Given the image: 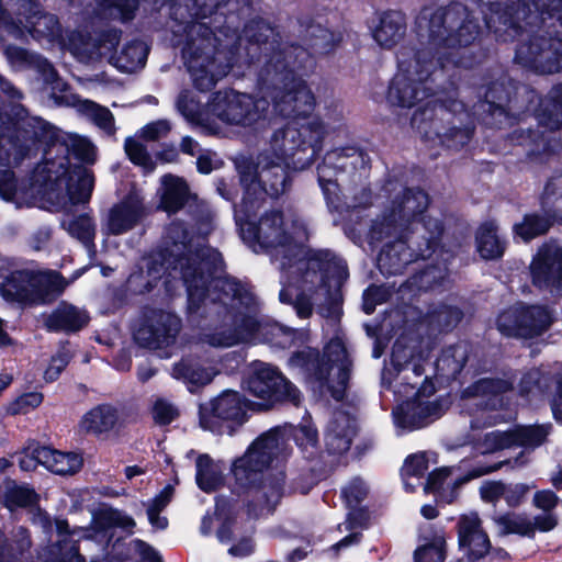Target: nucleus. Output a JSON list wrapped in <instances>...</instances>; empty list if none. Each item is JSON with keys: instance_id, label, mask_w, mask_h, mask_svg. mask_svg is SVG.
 Listing matches in <instances>:
<instances>
[{"instance_id": "1", "label": "nucleus", "mask_w": 562, "mask_h": 562, "mask_svg": "<svg viewBox=\"0 0 562 562\" xmlns=\"http://www.w3.org/2000/svg\"><path fill=\"white\" fill-rule=\"evenodd\" d=\"M250 14V0H177L171 7L169 29L176 37L184 36L183 57L195 86L203 90L213 87L236 61L244 41L247 55L260 49L266 61L259 72L262 100L273 105H312L314 95L303 80L295 76L308 57L306 49L282 44L274 29L262 20L238 30Z\"/></svg>"}, {"instance_id": "2", "label": "nucleus", "mask_w": 562, "mask_h": 562, "mask_svg": "<svg viewBox=\"0 0 562 562\" xmlns=\"http://www.w3.org/2000/svg\"><path fill=\"white\" fill-rule=\"evenodd\" d=\"M244 196L235 209V220L244 241L258 252L266 250L281 272L279 299L292 304L300 318L313 311L337 322L340 316L339 289L347 278L344 260L327 249H311L304 243L308 229L300 218L285 220L282 212L265 211L257 218L265 184L241 183Z\"/></svg>"}, {"instance_id": "3", "label": "nucleus", "mask_w": 562, "mask_h": 562, "mask_svg": "<svg viewBox=\"0 0 562 562\" xmlns=\"http://www.w3.org/2000/svg\"><path fill=\"white\" fill-rule=\"evenodd\" d=\"M224 261L214 248L203 244V238L189 237L181 222L171 223L164 237V246L147 260L148 281L144 290L149 291L154 283L165 278L166 286L171 280H181L188 292V307L198 311L201 305L221 304L225 312L222 326L204 333L201 341L216 348H228L239 342H249L254 335V324L241 322L244 305L233 302L225 290L216 286L218 279H232L221 276Z\"/></svg>"}, {"instance_id": "4", "label": "nucleus", "mask_w": 562, "mask_h": 562, "mask_svg": "<svg viewBox=\"0 0 562 562\" xmlns=\"http://www.w3.org/2000/svg\"><path fill=\"white\" fill-rule=\"evenodd\" d=\"M5 109L0 108V116ZM34 140L46 145L44 159L33 175L43 198L66 213L74 205L88 203L94 187L93 175L87 168L71 164L69 155L92 165L97 160L95 146L87 137L64 132L38 116L21 122L0 117V166L19 165L29 155Z\"/></svg>"}, {"instance_id": "5", "label": "nucleus", "mask_w": 562, "mask_h": 562, "mask_svg": "<svg viewBox=\"0 0 562 562\" xmlns=\"http://www.w3.org/2000/svg\"><path fill=\"white\" fill-rule=\"evenodd\" d=\"M417 34L425 38L429 48L413 52L402 48L397 54L400 74L387 91L390 105H417L434 94L430 78L436 63L430 50H435L437 60L468 66L456 59L460 48L474 44L482 34V27L474 12L460 1L446 5H426L416 18Z\"/></svg>"}, {"instance_id": "6", "label": "nucleus", "mask_w": 562, "mask_h": 562, "mask_svg": "<svg viewBox=\"0 0 562 562\" xmlns=\"http://www.w3.org/2000/svg\"><path fill=\"white\" fill-rule=\"evenodd\" d=\"M383 190L393 196L372 222L368 238L372 245L384 243L378 256L380 271L397 274L408 263L436 251L442 224L424 216L429 199L423 190L407 189L397 182H387Z\"/></svg>"}, {"instance_id": "7", "label": "nucleus", "mask_w": 562, "mask_h": 562, "mask_svg": "<svg viewBox=\"0 0 562 562\" xmlns=\"http://www.w3.org/2000/svg\"><path fill=\"white\" fill-rule=\"evenodd\" d=\"M324 135L325 128L318 119L294 117L273 133L256 164L250 160L238 164L240 183H263L270 196L278 198L289 187L286 170L310 167L322 150Z\"/></svg>"}, {"instance_id": "8", "label": "nucleus", "mask_w": 562, "mask_h": 562, "mask_svg": "<svg viewBox=\"0 0 562 562\" xmlns=\"http://www.w3.org/2000/svg\"><path fill=\"white\" fill-rule=\"evenodd\" d=\"M290 453L286 436L281 428H273L259 436L237 458L231 472L235 484L246 494L248 516L261 517L272 513L284 493L285 475L282 471L268 472L274 462Z\"/></svg>"}, {"instance_id": "9", "label": "nucleus", "mask_w": 562, "mask_h": 562, "mask_svg": "<svg viewBox=\"0 0 562 562\" xmlns=\"http://www.w3.org/2000/svg\"><path fill=\"white\" fill-rule=\"evenodd\" d=\"M290 366L303 371L314 392L321 396L329 394L336 401L344 397L350 378L351 360L341 338L331 339L321 358L312 348L295 352Z\"/></svg>"}, {"instance_id": "10", "label": "nucleus", "mask_w": 562, "mask_h": 562, "mask_svg": "<svg viewBox=\"0 0 562 562\" xmlns=\"http://www.w3.org/2000/svg\"><path fill=\"white\" fill-rule=\"evenodd\" d=\"M65 286L64 279L56 272L16 270L0 282V295L21 306L40 305L49 302Z\"/></svg>"}, {"instance_id": "11", "label": "nucleus", "mask_w": 562, "mask_h": 562, "mask_svg": "<svg viewBox=\"0 0 562 562\" xmlns=\"http://www.w3.org/2000/svg\"><path fill=\"white\" fill-rule=\"evenodd\" d=\"M215 284L225 290L226 296L233 302L238 301L244 305L245 314L241 322L247 325L254 324V335L249 341L270 342L282 348L291 345L295 331L278 323L259 318L256 299L246 285L235 279H218Z\"/></svg>"}, {"instance_id": "12", "label": "nucleus", "mask_w": 562, "mask_h": 562, "mask_svg": "<svg viewBox=\"0 0 562 562\" xmlns=\"http://www.w3.org/2000/svg\"><path fill=\"white\" fill-rule=\"evenodd\" d=\"M417 382L408 384L405 390H397L408 400L393 411L394 423L404 430L423 428L440 418L448 407V403L441 398L429 400L428 394L434 393V386L425 378L423 385L415 391Z\"/></svg>"}, {"instance_id": "13", "label": "nucleus", "mask_w": 562, "mask_h": 562, "mask_svg": "<svg viewBox=\"0 0 562 562\" xmlns=\"http://www.w3.org/2000/svg\"><path fill=\"white\" fill-rule=\"evenodd\" d=\"M510 389L508 381L499 379H481L467 387L462 393V407L470 415L479 414L471 420V427L493 426L502 422L504 417L493 412L503 408L504 394Z\"/></svg>"}, {"instance_id": "14", "label": "nucleus", "mask_w": 562, "mask_h": 562, "mask_svg": "<svg viewBox=\"0 0 562 562\" xmlns=\"http://www.w3.org/2000/svg\"><path fill=\"white\" fill-rule=\"evenodd\" d=\"M4 53L12 64L32 68L43 77L44 81L49 85L47 88L49 99L56 105H99L97 102L82 100L77 93H74L70 87L58 78L47 58L15 45H8Z\"/></svg>"}, {"instance_id": "15", "label": "nucleus", "mask_w": 562, "mask_h": 562, "mask_svg": "<svg viewBox=\"0 0 562 562\" xmlns=\"http://www.w3.org/2000/svg\"><path fill=\"white\" fill-rule=\"evenodd\" d=\"M247 389L254 396L265 401L267 405L277 401H289L294 405H299L301 402L300 390L278 368L261 361L251 364Z\"/></svg>"}, {"instance_id": "16", "label": "nucleus", "mask_w": 562, "mask_h": 562, "mask_svg": "<svg viewBox=\"0 0 562 562\" xmlns=\"http://www.w3.org/2000/svg\"><path fill=\"white\" fill-rule=\"evenodd\" d=\"M34 521L47 533L52 532L55 528L59 537L58 541L46 550L42 562H85V558L79 553L77 542L81 539L89 540L92 538L89 529L78 528L70 530L66 520H52L46 513L42 512L35 515Z\"/></svg>"}, {"instance_id": "17", "label": "nucleus", "mask_w": 562, "mask_h": 562, "mask_svg": "<svg viewBox=\"0 0 562 562\" xmlns=\"http://www.w3.org/2000/svg\"><path fill=\"white\" fill-rule=\"evenodd\" d=\"M551 323V312L547 307L518 303L498 315L496 326L505 336L527 338L540 335Z\"/></svg>"}, {"instance_id": "18", "label": "nucleus", "mask_w": 562, "mask_h": 562, "mask_svg": "<svg viewBox=\"0 0 562 562\" xmlns=\"http://www.w3.org/2000/svg\"><path fill=\"white\" fill-rule=\"evenodd\" d=\"M193 127L216 133L221 123L248 126L257 122L265 108H179Z\"/></svg>"}, {"instance_id": "19", "label": "nucleus", "mask_w": 562, "mask_h": 562, "mask_svg": "<svg viewBox=\"0 0 562 562\" xmlns=\"http://www.w3.org/2000/svg\"><path fill=\"white\" fill-rule=\"evenodd\" d=\"M181 330V319L173 313L153 311L135 330V341L150 350L164 351L172 346Z\"/></svg>"}, {"instance_id": "20", "label": "nucleus", "mask_w": 562, "mask_h": 562, "mask_svg": "<svg viewBox=\"0 0 562 562\" xmlns=\"http://www.w3.org/2000/svg\"><path fill=\"white\" fill-rule=\"evenodd\" d=\"M247 407V401L238 392L226 390L200 406V425L205 430L222 432V422L243 424L246 420Z\"/></svg>"}, {"instance_id": "21", "label": "nucleus", "mask_w": 562, "mask_h": 562, "mask_svg": "<svg viewBox=\"0 0 562 562\" xmlns=\"http://www.w3.org/2000/svg\"><path fill=\"white\" fill-rule=\"evenodd\" d=\"M532 284L559 294L562 286V246L549 241L543 244L530 263Z\"/></svg>"}, {"instance_id": "22", "label": "nucleus", "mask_w": 562, "mask_h": 562, "mask_svg": "<svg viewBox=\"0 0 562 562\" xmlns=\"http://www.w3.org/2000/svg\"><path fill=\"white\" fill-rule=\"evenodd\" d=\"M146 216L143 199L131 193L114 204L102 220V231L106 235H122L133 229Z\"/></svg>"}, {"instance_id": "23", "label": "nucleus", "mask_w": 562, "mask_h": 562, "mask_svg": "<svg viewBox=\"0 0 562 562\" xmlns=\"http://www.w3.org/2000/svg\"><path fill=\"white\" fill-rule=\"evenodd\" d=\"M458 539L460 548L470 561L483 558L491 548L488 536L483 530L482 521L476 513H470L460 517Z\"/></svg>"}, {"instance_id": "24", "label": "nucleus", "mask_w": 562, "mask_h": 562, "mask_svg": "<svg viewBox=\"0 0 562 562\" xmlns=\"http://www.w3.org/2000/svg\"><path fill=\"white\" fill-rule=\"evenodd\" d=\"M120 42V32L109 30L98 37L78 34L71 40L72 53L82 63H90L115 49Z\"/></svg>"}, {"instance_id": "25", "label": "nucleus", "mask_w": 562, "mask_h": 562, "mask_svg": "<svg viewBox=\"0 0 562 562\" xmlns=\"http://www.w3.org/2000/svg\"><path fill=\"white\" fill-rule=\"evenodd\" d=\"M217 373L215 366H204L194 357L181 358L170 370L171 376L184 383L190 392L211 383Z\"/></svg>"}, {"instance_id": "26", "label": "nucleus", "mask_w": 562, "mask_h": 562, "mask_svg": "<svg viewBox=\"0 0 562 562\" xmlns=\"http://www.w3.org/2000/svg\"><path fill=\"white\" fill-rule=\"evenodd\" d=\"M406 30V15L402 11L387 10L380 14L373 38L381 47L392 48L404 38Z\"/></svg>"}, {"instance_id": "27", "label": "nucleus", "mask_w": 562, "mask_h": 562, "mask_svg": "<svg viewBox=\"0 0 562 562\" xmlns=\"http://www.w3.org/2000/svg\"><path fill=\"white\" fill-rule=\"evenodd\" d=\"M3 26L14 36H22L26 24L43 9L40 0H3Z\"/></svg>"}, {"instance_id": "28", "label": "nucleus", "mask_w": 562, "mask_h": 562, "mask_svg": "<svg viewBox=\"0 0 562 562\" xmlns=\"http://www.w3.org/2000/svg\"><path fill=\"white\" fill-rule=\"evenodd\" d=\"M355 434V419L344 412L335 413L325 432V445L328 452L341 454L348 451Z\"/></svg>"}, {"instance_id": "29", "label": "nucleus", "mask_w": 562, "mask_h": 562, "mask_svg": "<svg viewBox=\"0 0 562 562\" xmlns=\"http://www.w3.org/2000/svg\"><path fill=\"white\" fill-rule=\"evenodd\" d=\"M89 314L86 310L61 302L45 318V326L50 331L76 333L89 323Z\"/></svg>"}, {"instance_id": "30", "label": "nucleus", "mask_w": 562, "mask_h": 562, "mask_svg": "<svg viewBox=\"0 0 562 562\" xmlns=\"http://www.w3.org/2000/svg\"><path fill=\"white\" fill-rule=\"evenodd\" d=\"M24 33L48 46L59 45L64 42L63 26L58 16L44 9L36 14L30 24H26Z\"/></svg>"}, {"instance_id": "31", "label": "nucleus", "mask_w": 562, "mask_h": 562, "mask_svg": "<svg viewBox=\"0 0 562 562\" xmlns=\"http://www.w3.org/2000/svg\"><path fill=\"white\" fill-rule=\"evenodd\" d=\"M119 419L117 411L110 405H99L87 412L79 424L81 431L102 436L110 432Z\"/></svg>"}, {"instance_id": "32", "label": "nucleus", "mask_w": 562, "mask_h": 562, "mask_svg": "<svg viewBox=\"0 0 562 562\" xmlns=\"http://www.w3.org/2000/svg\"><path fill=\"white\" fill-rule=\"evenodd\" d=\"M160 206L168 213H176L183 207L189 198V187L179 177L165 175L161 180Z\"/></svg>"}, {"instance_id": "33", "label": "nucleus", "mask_w": 562, "mask_h": 562, "mask_svg": "<svg viewBox=\"0 0 562 562\" xmlns=\"http://www.w3.org/2000/svg\"><path fill=\"white\" fill-rule=\"evenodd\" d=\"M519 90L513 80L505 74H502L495 81L484 83L479 88L477 97L480 101L487 105H505L513 101V94ZM520 90L526 91L527 87L521 86Z\"/></svg>"}, {"instance_id": "34", "label": "nucleus", "mask_w": 562, "mask_h": 562, "mask_svg": "<svg viewBox=\"0 0 562 562\" xmlns=\"http://www.w3.org/2000/svg\"><path fill=\"white\" fill-rule=\"evenodd\" d=\"M351 158V165L355 166L361 159V153L355 147H347L340 150L327 153L324 164L318 166V182L323 189L326 199L335 195L337 191V182L333 179L335 170L331 168L334 160Z\"/></svg>"}, {"instance_id": "35", "label": "nucleus", "mask_w": 562, "mask_h": 562, "mask_svg": "<svg viewBox=\"0 0 562 562\" xmlns=\"http://www.w3.org/2000/svg\"><path fill=\"white\" fill-rule=\"evenodd\" d=\"M195 467V481L202 491L210 493L223 485L224 465L221 461H214L209 454H201Z\"/></svg>"}, {"instance_id": "36", "label": "nucleus", "mask_w": 562, "mask_h": 562, "mask_svg": "<svg viewBox=\"0 0 562 562\" xmlns=\"http://www.w3.org/2000/svg\"><path fill=\"white\" fill-rule=\"evenodd\" d=\"M469 351L470 346L464 341L446 348L435 363L437 374L447 379L456 378L464 367Z\"/></svg>"}, {"instance_id": "37", "label": "nucleus", "mask_w": 562, "mask_h": 562, "mask_svg": "<svg viewBox=\"0 0 562 562\" xmlns=\"http://www.w3.org/2000/svg\"><path fill=\"white\" fill-rule=\"evenodd\" d=\"M423 543L415 551V562H443L446 559V540L442 530H422Z\"/></svg>"}, {"instance_id": "38", "label": "nucleus", "mask_w": 562, "mask_h": 562, "mask_svg": "<svg viewBox=\"0 0 562 562\" xmlns=\"http://www.w3.org/2000/svg\"><path fill=\"white\" fill-rule=\"evenodd\" d=\"M477 251L484 259H496L503 256L505 243L497 234V225L486 222L480 226L476 233Z\"/></svg>"}, {"instance_id": "39", "label": "nucleus", "mask_w": 562, "mask_h": 562, "mask_svg": "<svg viewBox=\"0 0 562 562\" xmlns=\"http://www.w3.org/2000/svg\"><path fill=\"white\" fill-rule=\"evenodd\" d=\"M61 227L74 238L79 240L88 250L94 247L95 223L88 213L76 217L64 218Z\"/></svg>"}, {"instance_id": "40", "label": "nucleus", "mask_w": 562, "mask_h": 562, "mask_svg": "<svg viewBox=\"0 0 562 562\" xmlns=\"http://www.w3.org/2000/svg\"><path fill=\"white\" fill-rule=\"evenodd\" d=\"M31 548V540L25 528L19 527L10 542L0 531V562H23V557Z\"/></svg>"}, {"instance_id": "41", "label": "nucleus", "mask_w": 562, "mask_h": 562, "mask_svg": "<svg viewBox=\"0 0 562 562\" xmlns=\"http://www.w3.org/2000/svg\"><path fill=\"white\" fill-rule=\"evenodd\" d=\"M551 431L550 424L516 426L510 429L513 447L535 449L541 446Z\"/></svg>"}, {"instance_id": "42", "label": "nucleus", "mask_w": 562, "mask_h": 562, "mask_svg": "<svg viewBox=\"0 0 562 562\" xmlns=\"http://www.w3.org/2000/svg\"><path fill=\"white\" fill-rule=\"evenodd\" d=\"M137 0H100L95 14L101 20L128 21L134 18Z\"/></svg>"}, {"instance_id": "43", "label": "nucleus", "mask_w": 562, "mask_h": 562, "mask_svg": "<svg viewBox=\"0 0 562 562\" xmlns=\"http://www.w3.org/2000/svg\"><path fill=\"white\" fill-rule=\"evenodd\" d=\"M148 48L142 41L126 44L116 58V66L122 71L133 72L143 68L147 59Z\"/></svg>"}, {"instance_id": "44", "label": "nucleus", "mask_w": 562, "mask_h": 562, "mask_svg": "<svg viewBox=\"0 0 562 562\" xmlns=\"http://www.w3.org/2000/svg\"><path fill=\"white\" fill-rule=\"evenodd\" d=\"M35 493L27 486L18 485L14 481L4 480L0 485V498L4 505L13 510L15 507H24L35 502Z\"/></svg>"}, {"instance_id": "45", "label": "nucleus", "mask_w": 562, "mask_h": 562, "mask_svg": "<svg viewBox=\"0 0 562 562\" xmlns=\"http://www.w3.org/2000/svg\"><path fill=\"white\" fill-rule=\"evenodd\" d=\"M501 535L516 533L524 537H533L531 519L526 515L507 513L493 518Z\"/></svg>"}, {"instance_id": "46", "label": "nucleus", "mask_w": 562, "mask_h": 562, "mask_svg": "<svg viewBox=\"0 0 562 562\" xmlns=\"http://www.w3.org/2000/svg\"><path fill=\"white\" fill-rule=\"evenodd\" d=\"M552 222L549 216L527 214L521 222L514 225L513 231L515 236L521 238L524 241H529L546 234Z\"/></svg>"}, {"instance_id": "47", "label": "nucleus", "mask_w": 562, "mask_h": 562, "mask_svg": "<svg viewBox=\"0 0 562 562\" xmlns=\"http://www.w3.org/2000/svg\"><path fill=\"white\" fill-rule=\"evenodd\" d=\"M392 364L398 372H403V379H409V373L415 378H422L425 373L424 367L412 356V350L396 341L392 350Z\"/></svg>"}, {"instance_id": "48", "label": "nucleus", "mask_w": 562, "mask_h": 562, "mask_svg": "<svg viewBox=\"0 0 562 562\" xmlns=\"http://www.w3.org/2000/svg\"><path fill=\"white\" fill-rule=\"evenodd\" d=\"M428 470V459L425 452L412 454L406 458L401 474L404 487L407 492H414L416 484L411 482L412 479L419 481L424 473Z\"/></svg>"}, {"instance_id": "49", "label": "nucleus", "mask_w": 562, "mask_h": 562, "mask_svg": "<svg viewBox=\"0 0 562 562\" xmlns=\"http://www.w3.org/2000/svg\"><path fill=\"white\" fill-rule=\"evenodd\" d=\"M233 506L231 502L224 497H218L216 499V514L221 519H224L222 526L217 531V538L222 543L228 542L232 539H235L237 522L236 519H232L229 515L232 514Z\"/></svg>"}, {"instance_id": "50", "label": "nucleus", "mask_w": 562, "mask_h": 562, "mask_svg": "<svg viewBox=\"0 0 562 562\" xmlns=\"http://www.w3.org/2000/svg\"><path fill=\"white\" fill-rule=\"evenodd\" d=\"M172 494L173 487L168 485L150 502L147 508V516L153 527L158 529L167 527V518L160 517L159 513L168 505Z\"/></svg>"}, {"instance_id": "51", "label": "nucleus", "mask_w": 562, "mask_h": 562, "mask_svg": "<svg viewBox=\"0 0 562 562\" xmlns=\"http://www.w3.org/2000/svg\"><path fill=\"white\" fill-rule=\"evenodd\" d=\"M82 457L78 453H65L56 450L55 457L49 463V471L60 475L74 474L82 467Z\"/></svg>"}, {"instance_id": "52", "label": "nucleus", "mask_w": 562, "mask_h": 562, "mask_svg": "<svg viewBox=\"0 0 562 562\" xmlns=\"http://www.w3.org/2000/svg\"><path fill=\"white\" fill-rule=\"evenodd\" d=\"M97 525L102 528L120 527L130 530L135 526L132 517L117 509H105L100 513L95 520Z\"/></svg>"}, {"instance_id": "53", "label": "nucleus", "mask_w": 562, "mask_h": 562, "mask_svg": "<svg viewBox=\"0 0 562 562\" xmlns=\"http://www.w3.org/2000/svg\"><path fill=\"white\" fill-rule=\"evenodd\" d=\"M510 429L507 431L494 430L484 435L480 449L482 453H493L497 450L513 447Z\"/></svg>"}, {"instance_id": "54", "label": "nucleus", "mask_w": 562, "mask_h": 562, "mask_svg": "<svg viewBox=\"0 0 562 562\" xmlns=\"http://www.w3.org/2000/svg\"><path fill=\"white\" fill-rule=\"evenodd\" d=\"M124 148L132 162L143 167L146 171L154 169L151 157L142 143L135 138L128 137L125 140Z\"/></svg>"}, {"instance_id": "55", "label": "nucleus", "mask_w": 562, "mask_h": 562, "mask_svg": "<svg viewBox=\"0 0 562 562\" xmlns=\"http://www.w3.org/2000/svg\"><path fill=\"white\" fill-rule=\"evenodd\" d=\"M82 114L88 116L94 125L108 135L115 133L114 116L109 108H81Z\"/></svg>"}, {"instance_id": "56", "label": "nucleus", "mask_w": 562, "mask_h": 562, "mask_svg": "<svg viewBox=\"0 0 562 562\" xmlns=\"http://www.w3.org/2000/svg\"><path fill=\"white\" fill-rule=\"evenodd\" d=\"M559 196H562V172L552 176L548 180L542 195L543 207L554 215L560 211V207L554 205Z\"/></svg>"}, {"instance_id": "57", "label": "nucleus", "mask_w": 562, "mask_h": 562, "mask_svg": "<svg viewBox=\"0 0 562 562\" xmlns=\"http://www.w3.org/2000/svg\"><path fill=\"white\" fill-rule=\"evenodd\" d=\"M294 440L296 441L297 446L303 451H310L314 450L318 442V434L316 428L308 422L300 424L297 428H295L294 432ZM313 453V451H311Z\"/></svg>"}, {"instance_id": "58", "label": "nucleus", "mask_w": 562, "mask_h": 562, "mask_svg": "<svg viewBox=\"0 0 562 562\" xmlns=\"http://www.w3.org/2000/svg\"><path fill=\"white\" fill-rule=\"evenodd\" d=\"M70 359L71 352L69 348L67 346H63L52 358L50 363L44 373L45 380L48 382L55 381L69 363Z\"/></svg>"}, {"instance_id": "59", "label": "nucleus", "mask_w": 562, "mask_h": 562, "mask_svg": "<svg viewBox=\"0 0 562 562\" xmlns=\"http://www.w3.org/2000/svg\"><path fill=\"white\" fill-rule=\"evenodd\" d=\"M462 317V312L452 306H442L431 316V322L436 323L441 330L456 326Z\"/></svg>"}, {"instance_id": "60", "label": "nucleus", "mask_w": 562, "mask_h": 562, "mask_svg": "<svg viewBox=\"0 0 562 562\" xmlns=\"http://www.w3.org/2000/svg\"><path fill=\"white\" fill-rule=\"evenodd\" d=\"M43 402V395L38 392H31L19 396L9 406V412L13 415L27 414L36 408Z\"/></svg>"}, {"instance_id": "61", "label": "nucleus", "mask_w": 562, "mask_h": 562, "mask_svg": "<svg viewBox=\"0 0 562 562\" xmlns=\"http://www.w3.org/2000/svg\"><path fill=\"white\" fill-rule=\"evenodd\" d=\"M451 470L449 468H442L431 472L428 476L427 483L424 487L426 493H438L439 497L447 503H450L454 495L446 497L441 492L442 485L449 476Z\"/></svg>"}, {"instance_id": "62", "label": "nucleus", "mask_w": 562, "mask_h": 562, "mask_svg": "<svg viewBox=\"0 0 562 562\" xmlns=\"http://www.w3.org/2000/svg\"><path fill=\"white\" fill-rule=\"evenodd\" d=\"M536 117L549 130L562 128V108H537Z\"/></svg>"}, {"instance_id": "63", "label": "nucleus", "mask_w": 562, "mask_h": 562, "mask_svg": "<svg viewBox=\"0 0 562 562\" xmlns=\"http://www.w3.org/2000/svg\"><path fill=\"white\" fill-rule=\"evenodd\" d=\"M536 117L549 130L562 128V108H537Z\"/></svg>"}, {"instance_id": "64", "label": "nucleus", "mask_w": 562, "mask_h": 562, "mask_svg": "<svg viewBox=\"0 0 562 562\" xmlns=\"http://www.w3.org/2000/svg\"><path fill=\"white\" fill-rule=\"evenodd\" d=\"M471 137L472 130L469 127L453 128L449 133H446L445 135L438 134L440 143H442L449 148L454 149L464 146L471 139Z\"/></svg>"}]
</instances>
